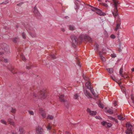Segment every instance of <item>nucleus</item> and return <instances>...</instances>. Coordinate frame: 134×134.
<instances>
[{"mask_svg": "<svg viewBox=\"0 0 134 134\" xmlns=\"http://www.w3.org/2000/svg\"><path fill=\"white\" fill-rule=\"evenodd\" d=\"M20 57L21 58L22 60L24 61H25L26 60V59L25 58V56H24V55H23V54L21 53H20Z\"/></svg>", "mask_w": 134, "mask_h": 134, "instance_id": "5701e85b", "label": "nucleus"}, {"mask_svg": "<svg viewBox=\"0 0 134 134\" xmlns=\"http://www.w3.org/2000/svg\"><path fill=\"white\" fill-rule=\"evenodd\" d=\"M111 79L114 81H115L116 82H117V80H116L115 79L113 78V77L111 76Z\"/></svg>", "mask_w": 134, "mask_h": 134, "instance_id": "3c124183", "label": "nucleus"}, {"mask_svg": "<svg viewBox=\"0 0 134 134\" xmlns=\"http://www.w3.org/2000/svg\"><path fill=\"white\" fill-rule=\"evenodd\" d=\"M23 38L24 39H25L26 38V35L25 33L24 32H23L21 34Z\"/></svg>", "mask_w": 134, "mask_h": 134, "instance_id": "c85d7f7f", "label": "nucleus"}, {"mask_svg": "<svg viewBox=\"0 0 134 134\" xmlns=\"http://www.w3.org/2000/svg\"><path fill=\"white\" fill-rule=\"evenodd\" d=\"M95 118L97 119H102V118L100 117L99 116H95Z\"/></svg>", "mask_w": 134, "mask_h": 134, "instance_id": "49530a36", "label": "nucleus"}, {"mask_svg": "<svg viewBox=\"0 0 134 134\" xmlns=\"http://www.w3.org/2000/svg\"><path fill=\"white\" fill-rule=\"evenodd\" d=\"M107 122L105 121H103L101 123V124L105 126V127L106 125Z\"/></svg>", "mask_w": 134, "mask_h": 134, "instance_id": "e433bc0d", "label": "nucleus"}, {"mask_svg": "<svg viewBox=\"0 0 134 134\" xmlns=\"http://www.w3.org/2000/svg\"><path fill=\"white\" fill-rule=\"evenodd\" d=\"M121 76L125 79H127L129 77V76H125L124 75H122Z\"/></svg>", "mask_w": 134, "mask_h": 134, "instance_id": "a18cd8bd", "label": "nucleus"}, {"mask_svg": "<svg viewBox=\"0 0 134 134\" xmlns=\"http://www.w3.org/2000/svg\"><path fill=\"white\" fill-rule=\"evenodd\" d=\"M39 113L41 115L43 118H46V112L42 108H39Z\"/></svg>", "mask_w": 134, "mask_h": 134, "instance_id": "1a4fd4ad", "label": "nucleus"}, {"mask_svg": "<svg viewBox=\"0 0 134 134\" xmlns=\"http://www.w3.org/2000/svg\"><path fill=\"white\" fill-rule=\"evenodd\" d=\"M85 38H87L88 41H90V40L91 39V38L88 36H86Z\"/></svg>", "mask_w": 134, "mask_h": 134, "instance_id": "79ce46f5", "label": "nucleus"}, {"mask_svg": "<svg viewBox=\"0 0 134 134\" xmlns=\"http://www.w3.org/2000/svg\"><path fill=\"white\" fill-rule=\"evenodd\" d=\"M126 125L127 129L126 131V134H130V133L132 134L133 130L132 125L129 122H127L126 124Z\"/></svg>", "mask_w": 134, "mask_h": 134, "instance_id": "7ed1b4c3", "label": "nucleus"}, {"mask_svg": "<svg viewBox=\"0 0 134 134\" xmlns=\"http://www.w3.org/2000/svg\"><path fill=\"white\" fill-rule=\"evenodd\" d=\"M29 114L31 115H33L34 114V113L32 111H29Z\"/></svg>", "mask_w": 134, "mask_h": 134, "instance_id": "37998d69", "label": "nucleus"}, {"mask_svg": "<svg viewBox=\"0 0 134 134\" xmlns=\"http://www.w3.org/2000/svg\"><path fill=\"white\" fill-rule=\"evenodd\" d=\"M8 121L11 125H12L14 127L15 126V122L12 121V120L11 119H8Z\"/></svg>", "mask_w": 134, "mask_h": 134, "instance_id": "f8f14e48", "label": "nucleus"}, {"mask_svg": "<svg viewBox=\"0 0 134 134\" xmlns=\"http://www.w3.org/2000/svg\"><path fill=\"white\" fill-rule=\"evenodd\" d=\"M33 12L35 16L37 18H39L41 16V14L38 11L36 6H35L34 8Z\"/></svg>", "mask_w": 134, "mask_h": 134, "instance_id": "423d86ee", "label": "nucleus"}, {"mask_svg": "<svg viewBox=\"0 0 134 134\" xmlns=\"http://www.w3.org/2000/svg\"><path fill=\"white\" fill-rule=\"evenodd\" d=\"M12 132L13 134H16L17 133L16 132Z\"/></svg>", "mask_w": 134, "mask_h": 134, "instance_id": "774afa93", "label": "nucleus"}, {"mask_svg": "<svg viewBox=\"0 0 134 134\" xmlns=\"http://www.w3.org/2000/svg\"><path fill=\"white\" fill-rule=\"evenodd\" d=\"M123 68L122 67L120 69L119 72L121 76H122V75H123L122 73L123 72Z\"/></svg>", "mask_w": 134, "mask_h": 134, "instance_id": "473e14b6", "label": "nucleus"}, {"mask_svg": "<svg viewBox=\"0 0 134 134\" xmlns=\"http://www.w3.org/2000/svg\"><path fill=\"white\" fill-rule=\"evenodd\" d=\"M19 39V37H17L13 38L12 40L14 43H17L18 41V40Z\"/></svg>", "mask_w": 134, "mask_h": 134, "instance_id": "dca6fc26", "label": "nucleus"}, {"mask_svg": "<svg viewBox=\"0 0 134 134\" xmlns=\"http://www.w3.org/2000/svg\"><path fill=\"white\" fill-rule=\"evenodd\" d=\"M77 63L79 66H80V62L79 60H77Z\"/></svg>", "mask_w": 134, "mask_h": 134, "instance_id": "bf43d9fd", "label": "nucleus"}, {"mask_svg": "<svg viewBox=\"0 0 134 134\" xmlns=\"http://www.w3.org/2000/svg\"><path fill=\"white\" fill-rule=\"evenodd\" d=\"M98 106L99 107L102 108H103L104 107L103 105L101 103L100 101V100H99L98 102Z\"/></svg>", "mask_w": 134, "mask_h": 134, "instance_id": "b1692460", "label": "nucleus"}, {"mask_svg": "<svg viewBox=\"0 0 134 134\" xmlns=\"http://www.w3.org/2000/svg\"><path fill=\"white\" fill-rule=\"evenodd\" d=\"M112 126V124L110 123H108L107 122L106 127L109 128L111 127Z\"/></svg>", "mask_w": 134, "mask_h": 134, "instance_id": "7c9ffc66", "label": "nucleus"}, {"mask_svg": "<svg viewBox=\"0 0 134 134\" xmlns=\"http://www.w3.org/2000/svg\"><path fill=\"white\" fill-rule=\"evenodd\" d=\"M4 62L6 63L8 62V60L7 59H4Z\"/></svg>", "mask_w": 134, "mask_h": 134, "instance_id": "4d7b16f0", "label": "nucleus"}, {"mask_svg": "<svg viewBox=\"0 0 134 134\" xmlns=\"http://www.w3.org/2000/svg\"><path fill=\"white\" fill-rule=\"evenodd\" d=\"M84 93L86 96L87 97H91V95L89 92H88L87 90H85L84 91Z\"/></svg>", "mask_w": 134, "mask_h": 134, "instance_id": "4468645a", "label": "nucleus"}, {"mask_svg": "<svg viewBox=\"0 0 134 134\" xmlns=\"http://www.w3.org/2000/svg\"><path fill=\"white\" fill-rule=\"evenodd\" d=\"M4 53L3 52H0V55H2L3 54H4Z\"/></svg>", "mask_w": 134, "mask_h": 134, "instance_id": "338daca9", "label": "nucleus"}, {"mask_svg": "<svg viewBox=\"0 0 134 134\" xmlns=\"http://www.w3.org/2000/svg\"><path fill=\"white\" fill-rule=\"evenodd\" d=\"M36 132L38 134H44V131L41 127L38 126L36 129Z\"/></svg>", "mask_w": 134, "mask_h": 134, "instance_id": "6e6552de", "label": "nucleus"}, {"mask_svg": "<svg viewBox=\"0 0 134 134\" xmlns=\"http://www.w3.org/2000/svg\"><path fill=\"white\" fill-rule=\"evenodd\" d=\"M29 34L32 37H36L37 35L33 28L29 25H27L25 27Z\"/></svg>", "mask_w": 134, "mask_h": 134, "instance_id": "f03ea898", "label": "nucleus"}, {"mask_svg": "<svg viewBox=\"0 0 134 134\" xmlns=\"http://www.w3.org/2000/svg\"><path fill=\"white\" fill-rule=\"evenodd\" d=\"M47 119L51 120H52L53 119V117L52 115H49L47 117Z\"/></svg>", "mask_w": 134, "mask_h": 134, "instance_id": "c756f323", "label": "nucleus"}, {"mask_svg": "<svg viewBox=\"0 0 134 134\" xmlns=\"http://www.w3.org/2000/svg\"><path fill=\"white\" fill-rule=\"evenodd\" d=\"M110 37L114 39L115 38V37L114 35L112 34L111 35Z\"/></svg>", "mask_w": 134, "mask_h": 134, "instance_id": "09e8293b", "label": "nucleus"}, {"mask_svg": "<svg viewBox=\"0 0 134 134\" xmlns=\"http://www.w3.org/2000/svg\"><path fill=\"white\" fill-rule=\"evenodd\" d=\"M61 30L63 32H64L65 31V29L63 28H62L61 29Z\"/></svg>", "mask_w": 134, "mask_h": 134, "instance_id": "0e129e2a", "label": "nucleus"}, {"mask_svg": "<svg viewBox=\"0 0 134 134\" xmlns=\"http://www.w3.org/2000/svg\"><path fill=\"white\" fill-rule=\"evenodd\" d=\"M107 71L110 74L112 73L113 71V69L112 68H108L107 69Z\"/></svg>", "mask_w": 134, "mask_h": 134, "instance_id": "bb28decb", "label": "nucleus"}, {"mask_svg": "<svg viewBox=\"0 0 134 134\" xmlns=\"http://www.w3.org/2000/svg\"><path fill=\"white\" fill-rule=\"evenodd\" d=\"M85 85L87 87V88L90 89L92 88L91 86V84L90 82H87L85 84Z\"/></svg>", "mask_w": 134, "mask_h": 134, "instance_id": "2eb2a0df", "label": "nucleus"}, {"mask_svg": "<svg viewBox=\"0 0 134 134\" xmlns=\"http://www.w3.org/2000/svg\"><path fill=\"white\" fill-rule=\"evenodd\" d=\"M99 54L103 62H104L105 60V58L103 56L102 53L100 52L99 53Z\"/></svg>", "mask_w": 134, "mask_h": 134, "instance_id": "ddd939ff", "label": "nucleus"}, {"mask_svg": "<svg viewBox=\"0 0 134 134\" xmlns=\"http://www.w3.org/2000/svg\"><path fill=\"white\" fill-rule=\"evenodd\" d=\"M71 38L72 42V46L75 47L76 45L78 44V41L77 38L75 36L72 35L71 36Z\"/></svg>", "mask_w": 134, "mask_h": 134, "instance_id": "20e7f679", "label": "nucleus"}, {"mask_svg": "<svg viewBox=\"0 0 134 134\" xmlns=\"http://www.w3.org/2000/svg\"><path fill=\"white\" fill-rule=\"evenodd\" d=\"M120 23H119L117 24L116 27L115 29V31H117L118 29H119L120 28Z\"/></svg>", "mask_w": 134, "mask_h": 134, "instance_id": "4be33fe9", "label": "nucleus"}, {"mask_svg": "<svg viewBox=\"0 0 134 134\" xmlns=\"http://www.w3.org/2000/svg\"><path fill=\"white\" fill-rule=\"evenodd\" d=\"M50 56L53 59H56V57L54 54H50Z\"/></svg>", "mask_w": 134, "mask_h": 134, "instance_id": "58836bf2", "label": "nucleus"}, {"mask_svg": "<svg viewBox=\"0 0 134 134\" xmlns=\"http://www.w3.org/2000/svg\"><path fill=\"white\" fill-rule=\"evenodd\" d=\"M83 38L82 36L81 35L80 36L78 40H77L78 43L79 42L80 43H81L82 41Z\"/></svg>", "mask_w": 134, "mask_h": 134, "instance_id": "aec40b11", "label": "nucleus"}, {"mask_svg": "<svg viewBox=\"0 0 134 134\" xmlns=\"http://www.w3.org/2000/svg\"><path fill=\"white\" fill-rule=\"evenodd\" d=\"M113 121H115L116 123H118V121L117 120L115 119V118H114V119H113Z\"/></svg>", "mask_w": 134, "mask_h": 134, "instance_id": "5fc2aeb1", "label": "nucleus"}, {"mask_svg": "<svg viewBox=\"0 0 134 134\" xmlns=\"http://www.w3.org/2000/svg\"><path fill=\"white\" fill-rule=\"evenodd\" d=\"M23 74V73L21 72H19L18 73V75H20V74Z\"/></svg>", "mask_w": 134, "mask_h": 134, "instance_id": "e2e57ef3", "label": "nucleus"}, {"mask_svg": "<svg viewBox=\"0 0 134 134\" xmlns=\"http://www.w3.org/2000/svg\"><path fill=\"white\" fill-rule=\"evenodd\" d=\"M117 102L116 101H115L114 103V105L115 106H116L117 105V104L116 103Z\"/></svg>", "mask_w": 134, "mask_h": 134, "instance_id": "13d9d810", "label": "nucleus"}, {"mask_svg": "<svg viewBox=\"0 0 134 134\" xmlns=\"http://www.w3.org/2000/svg\"><path fill=\"white\" fill-rule=\"evenodd\" d=\"M131 99L132 101V102L134 104V95L133 94H131Z\"/></svg>", "mask_w": 134, "mask_h": 134, "instance_id": "2f4dec72", "label": "nucleus"}, {"mask_svg": "<svg viewBox=\"0 0 134 134\" xmlns=\"http://www.w3.org/2000/svg\"><path fill=\"white\" fill-rule=\"evenodd\" d=\"M47 128L48 130H50L51 129V127L50 126L48 125L47 127Z\"/></svg>", "mask_w": 134, "mask_h": 134, "instance_id": "8fccbe9b", "label": "nucleus"}, {"mask_svg": "<svg viewBox=\"0 0 134 134\" xmlns=\"http://www.w3.org/2000/svg\"><path fill=\"white\" fill-rule=\"evenodd\" d=\"M108 119L112 120H113V119H114V118H113V117H111V116H108Z\"/></svg>", "mask_w": 134, "mask_h": 134, "instance_id": "c03bdc74", "label": "nucleus"}, {"mask_svg": "<svg viewBox=\"0 0 134 134\" xmlns=\"http://www.w3.org/2000/svg\"><path fill=\"white\" fill-rule=\"evenodd\" d=\"M16 111V109L12 108V110L11 111V112L13 113H15Z\"/></svg>", "mask_w": 134, "mask_h": 134, "instance_id": "ea45409f", "label": "nucleus"}, {"mask_svg": "<svg viewBox=\"0 0 134 134\" xmlns=\"http://www.w3.org/2000/svg\"><path fill=\"white\" fill-rule=\"evenodd\" d=\"M96 13L100 16H105L106 15L105 13L102 12L100 9H98Z\"/></svg>", "mask_w": 134, "mask_h": 134, "instance_id": "9b49d317", "label": "nucleus"}, {"mask_svg": "<svg viewBox=\"0 0 134 134\" xmlns=\"http://www.w3.org/2000/svg\"><path fill=\"white\" fill-rule=\"evenodd\" d=\"M1 122L2 124L6 125L7 123L6 122L3 120L1 119Z\"/></svg>", "mask_w": 134, "mask_h": 134, "instance_id": "f704fd0d", "label": "nucleus"}, {"mask_svg": "<svg viewBox=\"0 0 134 134\" xmlns=\"http://www.w3.org/2000/svg\"><path fill=\"white\" fill-rule=\"evenodd\" d=\"M98 9V8H97L94 7H93V8L91 9V10L93 11H97V9Z\"/></svg>", "mask_w": 134, "mask_h": 134, "instance_id": "72a5a7b5", "label": "nucleus"}, {"mask_svg": "<svg viewBox=\"0 0 134 134\" xmlns=\"http://www.w3.org/2000/svg\"><path fill=\"white\" fill-rule=\"evenodd\" d=\"M87 111L89 113L90 115L92 116L95 115L97 114V112L96 111H91L90 109L88 108L87 109Z\"/></svg>", "mask_w": 134, "mask_h": 134, "instance_id": "9d476101", "label": "nucleus"}, {"mask_svg": "<svg viewBox=\"0 0 134 134\" xmlns=\"http://www.w3.org/2000/svg\"><path fill=\"white\" fill-rule=\"evenodd\" d=\"M38 96L37 94H36V93H34L33 95V97H37Z\"/></svg>", "mask_w": 134, "mask_h": 134, "instance_id": "6e6d98bb", "label": "nucleus"}, {"mask_svg": "<svg viewBox=\"0 0 134 134\" xmlns=\"http://www.w3.org/2000/svg\"><path fill=\"white\" fill-rule=\"evenodd\" d=\"M19 131L20 132V134H23V130L22 127H20L19 128Z\"/></svg>", "mask_w": 134, "mask_h": 134, "instance_id": "a878e982", "label": "nucleus"}, {"mask_svg": "<svg viewBox=\"0 0 134 134\" xmlns=\"http://www.w3.org/2000/svg\"><path fill=\"white\" fill-rule=\"evenodd\" d=\"M105 2L106 3H102V5L104 6L105 7H108V5L107 4H108V3H109L110 2L109 1H108L107 0H106L105 1Z\"/></svg>", "mask_w": 134, "mask_h": 134, "instance_id": "6ab92c4d", "label": "nucleus"}, {"mask_svg": "<svg viewBox=\"0 0 134 134\" xmlns=\"http://www.w3.org/2000/svg\"><path fill=\"white\" fill-rule=\"evenodd\" d=\"M8 3V1H6L4 2H3L2 3L6 4Z\"/></svg>", "mask_w": 134, "mask_h": 134, "instance_id": "864d4df0", "label": "nucleus"}, {"mask_svg": "<svg viewBox=\"0 0 134 134\" xmlns=\"http://www.w3.org/2000/svg\"><path fill=\"white\" fill-rule=\"evenodd\" d=\"M23 3H20L18 4H17V5L18 6H20Z\"/></svg>", "mask_w": 134, "mask_h": 134, "instance_id": "680f3d73", "label": "nucleus"}, {"mask_svg": "<svg viewBox=\"0 0 134 134\" xmlns=\"http://www.w3.org/2000/svg\"><path fill=\"white\" fill-rule=\"evenodd\" d=\"M17 50L18 52H20L21 51L22 49L20 48H17Z\"/></svg>", "mask_w": 134, "mask_h": 134, "instance_id": "de8ad7c7", "label": "nucleus"}, {"mask_svg": "<svg viewBox=\"0 0 134 134\" xmlns=\"http://www.w3.org/2000/svg\"><path fill=\"white\" fill-rule=\"evenodd\" d=\"M79 96L77 93L76 94L74 95V98L75 99H77V98Z\"/></svg>", "mask_w": 134, "mask_h": 134, "instance_id": "a19ab883", "label": "nucleus"}, {"mask_svg": "<svg viewBox=\"0 0 134 134\" xmlns=\"http://www.w3.org/2000/svg\"><path fill=\"white\" fill-rule=\"evenodd\" d=\"M107 112L110 114H112L113 113V110L111 109H109L107 110Z\"/></svg>", "mask_w": 134, "mask_h": 134, "instance_id": "393cba45", "label": "nucleus"}, {"mask_svg": "<svg viewBox=\"0 0 134 134\" xmlns=\"http://www.w3.org/2000/svg\"><path fill=\"white\" fill-rule=\"evenodd\" d=\"M8 68L14 74H15L17 73L16 72L14 71V69L13 67H11L10 68Z\"/></svg>", "mask_w": 134, "mask_h": 134, "instance_id": "f3484780", "label": "nucleus"}, {"mask_svg": "<svg viewBox=\"0 0 134 134\" xmlns=\"http://www.w3.org/2000/svg\"><path fill=\"white\" fill-rule=\"evenodd\" d=\"M113 7L114 8V9L112 11L114 16V18H116L118 15V10L117 7L120 3H119L118 0H113Z\"/></svg>", "mask_w": 134, "mask_h": 134, "instance_id": "f257e3e1", "label": "nucleus"}, {"mask_svg": "<svg viewBox=\"0 0 134 134\" xmlns=\"http://www.w3.org/2000/svg\"><path fill=\"white\" fill-rule=\"evenodd\" d=\"M31 66L32 65H31L30 64H28L26 66V67L27 69H29L31 68Z\"/></svg>", "mask_w": 134, "mask_h": 134, "instance_id": "c9c22d12", "label": "nucleus"}, {"mask_svg": "<svg viewBox=\"0 0 134 134\" xmlns=\"http://www.w3.org/2000/svg\"><path fill=\"white\" fill-rule=\"evenodd\" d=\"M118 117L119 119L121 120H123L125 119V118L122 117L121 115H118Z\"/></svg>", "mask_w": 134, "mask_h": 134, "instance_id": "412c9836", "label": "nucleus"}, {"mask_svg": "<svg viewBox=\"0 0 134 134\" xmlns=\"http://www.w3.org/2000/svg\"><path fill=\"white\" fill-rule=\"evenodd\" d=\"M69 28L70 30H74V27L73 26L70 25L69 26Z\"/></svg>", "mask_w": 134, "mask_h": 134, "instance_id": "4c0bfd02", "label": "nucleus"}, {"mask_svg": "<svg viewBox=\"0 0 134 134\" xmlns=\"http://www.w3.org/2000/svg\"><path fill=\"white\" fill-rule=\"evenodd\" d=\"M79 8V6L77 4H76V7L75 8L76 9H77Z\"/></svg>", "mask_w": 134, "mask_h": 134, "instance_id": "69168bd1", "label": "nucleus"}, {"mask_svg": "<svg viewBox=\"0 0 134 134\" xmlns=\"http://www.w3.org/2000/svg\"><path fill=\"white\" fill-rule=\"evenodd\" d=\"M111 56L112 58H115L116 57V56L114 54H111Z\"/></svg>", "mask_w": 134, "mask_h": 134, "instance_id": "603ef678", "label": "nucleus"}, {"mask_svg": "<svg viewBox=\"0 0 134 134\" xmlns=\"http://www.w3.org/2000/svg\"><path fill=\"white\" fill-rule=\"evenodd\" d=\"M96 45V47L94 48V50L96 51V52H97L96 53L98 52V46L99 45H98L97 43L95 44Z\"/></svg>", "mask_w": 134, "mask_h": 134, "instance_id": "cd10ccee", "label": "nucleus"}, {"mask_svg": "<svg viewBox=\"0 0 134 134\" xmlns=\"http://www.w3.org/2000/svg\"><path fill=\"white\" fill-rule=\"evenodd\" d=\"M64 95L63 94L60 96L59 97V100L60 101L62 102H65V105L66 107L67 108H68V107H67V106L68 105V103L67 102H66L64 98Z\"/></svg>", "mask_w": 134, "mask_h": 134, "instance_id": "0eeeda50", "label": "nucleus"}, {"mask_svg": "<svg viewBox=\"0 0 134 134\" xmlns=\"http://www.w3.org/2000/svg\"><path fill=\"white\" fill-rule=\"evenodd\" d=\"M38 97L41 99H44L46 96V92L44 90H41L39 93Z\"/></svg>", "mask_w": 134, "mask_h": 134, "instance_id": "39448f33", "label": "nucleus"}, {"mask_svg": "<svg viewBox=\"0 0 134 134\" xmlns=\"http://www.w3.org/2000/svg\"><path fill=\"white\" fill-rule=\"evenodd\" d=\"M65 134H71V133L69 132L66 131L65 132Z\"/></svg>", "mask_w": 134, "mask_h": 134, "instance_id": "052dcab7", "label": "nucleus"}, {"mask_svg": "<svg viewBox=\"0 0 134 134\" xmlns=\"http://www.w3.org/2000/svg\"><path fill=\"white\" fill-rule=\"evenodd\" d=\"M91 92L92 94L94 95V96L96 97H97L98 95L97 94L94 92L93 88H91L90 89Z\"/></svg>", "mask_w": 134, "mask_h": 134, "instance_id": "a211bd4d", "label": "nucleus"}]
</instances>
